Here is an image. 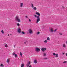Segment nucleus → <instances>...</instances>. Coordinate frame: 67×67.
<instances>
[{
  "mask_svg": "<svg viewBox=\"0 0 67 67\" xmlns=\"http://www.w3.org/2000/svg\"><path fill=\"white\" fill-rule=\"evenodd\" d=\"M17 26H20V24H19V23H17Z\"/></svg>",
  "mask_w": 67,
  "mask_h": 67,
  "instance_id": "nucleus-23",
  "label": "nucleus"
},
{
  "mask_svg": "<svg viewBox=\"0 0 67 67\" xmlns=\"http://www.w3.org/2000/svg\"><path fill=\"white\" fill-rule=\"evenodd\" d=\"M15 45L14 46V47H15Z\"/></svg>",
  "mask_w": 67,
  "mask_h": 67,
  "instance_id": "nucleus-35",
  "label": "nucleus"
},
{
  "mask_svg": "<svg viewBox=\"0 0 67 67\" xmlns=\"http://www.w3.org/2000/svg\"><path fill=\"white\" fill-rule=\"evenodd\" d=\"M28 31L29 33H30V34H33V33H34V32L33 31V30L31 29H29Z\"/></svg>",
  "mask_w": 67,
  "mask_h": 67,
  "instance_id": "nucleus-3",
  "label": "nucleus"
},
{
  "mask_svg": "<svg viewBox=\"0 0 67 67\" xmlns=\"http://www.w3.org/2000/svg\"><path fill=\"white\" fill-rule=\"evenodd\" d=\"M44 42L45 43H47V40H46L44 41Z\"/></svg>",
  "mask_w": 67,
  "mask_h": 67,
  "instance_id": "nucleus-19",
  "label": "nucleus"
},
{
  "mask_svg": "<svg viewBox=\"0 0 67 67\" xmlns=\"http://www.w3.org/2000/svg\"><path fill=\"white\" fill-rule=\"evenodd\" d=\"M16 21H17L18 22H21V20L20 19H19V16H16V18L15 19Z\"/></svg>",
  "mask_w": 67,
  "mask_h": 67,
  "instance_id": "nucleus-2",
  "label": "nucleus"
},
{
  "mask_svg": "<svg viewBox=\"0 0 67 67\" xmlns=\"http://www.w3.org/2000/svg\"><path fill=\"white\" fill-rule=\"evenodd\" d=\"M66 55L67 56V53L66 54Z\"/></svg>",
  "mask_w": 67,
  "mask_h": 67,
  "instance_id": "nucleus-36",
  "label": "nucleus"
},
{
  "mask_svg": "<svg viewBox=\"0 0 67 67\" xmlns=\"http://www.w3.org/2000/svg\"><path fill=\"white\" fill-rule=\"evenodd\" d=\"M33 9L34 10H37V8H36V7H34Z\"/></svg>",
  "mask_w": 67,
  "mask_h": 67,
  "instance_id": "nucleus-15",
  "label": "nucleus"
},
{
  "mask_svg": "<svg viewBox=\"0 0 67 67\" xmlns=\"http://www.w3.org/2000/svg\"><path fill=\"white\" fill-rule=\"evenodd\" d=\"M17 31L18 33H21V28H18L17 30Z\"/></svg>",
  "mask_w": 67,
  "mask_h": 67,
  "instance_id": "nucleus-6",
  "label": "nucleus"
},
{
  "mask_svg": "<svg viewBox=\"0 0 67 67\" xmlns=\"http://www.w3.org/2000/svg\"><path fill=\"white\" fill-rule=\"evenodd\" d=\"M9 35H10L9 34H8V36H9Z\"/></svg>",
  "mask_w": 67,
  "mask_h": 67,
  "instance_id": "nucleus-37",
  "label": "nucleus"
},
{
  "mask_svg": "<svg viewBox=\"0 0 67 67\" xmlns=\"http://www.w3.org/2000/svg\"><path fill=\"white\" fill-rule=\"evenodd\" d=\"M10 59H8L7 61V62L8 63H9L10 62Z\"/></svg>",
  "mask_w": 67,
  "mask_h": 67,
  "instance_id": "nucleus-11",
  "label": "nucleus"
},
{
  "mask_svg": "<svg viewBox=\"0 0 67 67\" xmlns=\"http://www.w3.org/2000/svg\"><path fill=\"white\" fill-rule=\"evenodd\" d=\"M47 58H46V59H47Z\"/></svg>",
  "mask_w": 67,
  "mask_h": 67,
  "instance_id": "nucleus-41",
  "label": "nucleus"
},
{
  "mask_svg": "<svg viewBox=\"0 0 67 67\" xmlns=\"http://www.w3.org/2000/svg\"><path fill=\"white\" fill-rule=\"evenodd\" d=\"M13 56H15V57L16 58L17 57V54H15V52H13Z\"/></svg>",
  "mask_w": 67,
  "mask_h": 67,
  "instance_id": "nucleus-9",
  "label": "nucleus"
},
{
  "mask_svg": "<svg viewBox=\"0 0 67 67\" xmlns=\"http://www.w3.org/2000/svg\"><path fill=\"white\" fill-rule=\"evenodd\" d=\"M5 47H6L7 48V47H8V45H7V44H5Z\"/></svg>",
  "mask_w": 67,
  "mask_h": 67,
  "instance_id": "nucleus-20",
  "label": "nucleus"
},
{
  "mask_svg": "<svg viewBox=\"0 0 67 67\" xmlns=\"http://www.w3.org/2000/svg\"><path fill=\"white\" fill-rule=\"evenodd\" d=\"M2 67H4V66H2Z\"/></svg>",
  "mask_w": 67,
  "mask_h": 67,
  "instance_id": "nucleus-40",
  "label": "nucleus"
},
{
  "mask_svg": "<svg viewBox=\"0 0 67 67\" xmlns=\"http://www.w3.org/2000/svg\"><path fill=\"white\" fill-rule=\"evenodd\" d=\"M59 34L60 35H62L63 34H62V33H59Z\"/></svg>",
  "mask_w": 67,
  "mask_h": 67,
  "instance_id": "nucleus-26",
  "label": "nucleus"
},
{
  "mask_svg": "<svg viewBox=\"0 0 67 67\" xmlns=\"http://www.w3.org/2000/svg\"><path fill=\"white\" fill-rule=\"evenodd\" d=\"M20 55L21 57H22V53L20 52Z\"/></svg>",
  "mask_w": 67,
  "mask_h": 67,
  "instance_id": "nucleus-22",
  "label": "nucleus"
},
{
  "mask_svg": "<svg viewBox=\"0 0 67 67\" xmlns=\"http://www.w3.org/2000/svg\"><path fill=\"white\" fill-rule=\"evenodd\" d=\"M0 66L1 67H3V66H3V64H1V65H0Z\"/></svg>",
  "mask_w": 67,
  "mask_h": 67,
  "instance_id": "nucleus-24",
  "label": "nucleus"
},
{
  "mask_svg": "<svg viewBox=\"0 0 67 67\" xmlns=\"http://www.w3.org/2000/svg\"><path fill=\"white\" fill-rule=\"evenodd\" d=\"M63 47L64 48H65L66 47V44H63L62 45Z\"/></svg>",
  "mask_w": 67,
  "mask_h": 67,
  "instance_id": "nucleus-13",
  "label": "nucleus"
},
{
  "mask_svg": "<svg viewBox=\"0 0 67 67\" xmlns=\"http://www.w3.org/2000/svg\"><path fill=\"white\" fill-rule=\"evenodd\" d=\"M47 41H50V38H49V37H48L47 38Z\"/></svg>",
  "mask_w": 67,
  "mask_h": 67,
  "instance_id": "nucleus-16",
  "label": "nucleus"
},
{
  "mask_svg": "<svg viewBox=\"0 0 67 67\" xmlns=\"http://www.w3.org/2000/svg\"><path fill=\"white\" fill-rule=\"evenodd\" d=\"M1 32L2 34H4V31L3 30H2L1 31Z\"/></svg>",
  "mask_w": 67,
  "mask_h": 67,
  "instance_id": "nucleus-21",
  "label": "nucleus"
},
{
  "mask_svg": "<svg viewBox=\"0 0 67 67\" xmlns=\"http://www.w3.org/2000/svg\"><path fill=\"white\" fill-rule=\"evenodd\" d=\"M66 44H67V41L66 42Z\"/></svg>",
  "mask_w": 67,
  "mask_h": 67,
  "instance_id": "nucleus-38",
  "label": "nucleus"
},
{
  "mask_svg": "<svg viewBox=\"0 0 67 67\" xmlns=\"http://www.w3.org/2000/svg\"><path fill=\"white\" fill-rule=\"evenodd\" d=\"M36 14H37V15H38V16H40V14L38 12H36Z\"/></svg>",
  "mask_w": 67,
  "mask_h": 67,
  "instance_id": "nucleus-10",
  "label": "nucleus"
},
{
  "mask_svg": "<svg viewBox=\"0 0 67 67\" xmlns=\"http://www.w3.org/2000/svg\"><path fill=\"white\" fill-rule=\"evenodd\" d=\"M20 7L21 8H22L23 7V3H20Z\"/></svg>",
  "mask_w": 67,
  "mask_h": 67,
  "instance_id": "nucleus-12",
  "label": "nucleus"
},
{
  "mask_svg": "<svg viewBox=\"0 0 67 67\" xmlns=\"http://www.w3.org/2000/svg\"><path fill=\"white\" fill-rule=\"evenodd\" d=\"M24 64H22L21 65V67H24Z\"/></svg>",
  "mask_w": 67,
  "mask_h": 67,
  "instance_id": "nucleus-17",
  "label": "nucleus"
},
{
  "mask_svg": "<svg viewBox=\"0 0 67 67\" xmlns=\"http://www.w3.org/2000/svg\"><path fill=\"white\" fill-rule=\"evenodd\" d=\"M49 32L51 33H53V32H54V30H53V29L52 28H51L49 30Z\"/></svg>",
  "mask_w": 67,
  "mask_h": 67,
  "instance_id": "nucleus-4",
  "label": "nucleus"
},
{
  "mask_svg": "<svg viewBox=\"0 0 67 67\" xmlns=\"http://www.w3.org/2000/svg\"><path fill=\"white\" fill-rule=\"evenodd\" d=\"M67 63V61H65L63 62V63Z\"/></svg>",
  "mask_w": 67,
  "mask_h": 67,
  "instance_id": "nucleus-27",
  "label": "nucleus"
},
{
  "mask_svg": "<svg viewBox=\"0 0 67 67\" xmlns=\"http://www.w3.org/2000/svg\"><path fill=\"white\" fill-rule=\"evenodd\" d=\"M34 16L35 18H37V20L36 21V23H38L39 22H40V16H36V15H34Z\"/></svg>",
  "mask_w": 67,
  "mask_h": 67,
  "instance_id": "nucleus-1",
  "label": "nucleus"
},
{
  "mask_svg": "<svg viewBox=\"0 0 67 67\" xmlns=\"http://www.w3.org/2000/svg\"><path fill=\"white\" fill-rule=\"evenodd\" d=\"M57 29H55V30L54 31L55 32H56V30Z\"/></svg>",
  "mask_w": 67,
  "mask_h": 67,
  "instance_id": "nucleus-33",
  "label": "nucleus"
},
{
  "mask_svg": "<svg viewBox=\"0 0 67 67\" xmlns=\"http://www.w3.org/2000/svg\"><path fill=\"white\" fill-rule=\"evenodd\" d=\"M26 18H27V16H26Z\"/></svg>",
  "mask_w": 67,
  "mask_h": 67,
  "instance_id": "nucleus-39",
  "label": "nucleus"
},
{
  "mask_svg": "<svg viewBox=\"0 0 67 67\" xmlns=\"http://www.w3.org/2000/svg\"><path fill=\"white\" fill-rule=\"evenodd\" d=\"M29 22H31V19H29Z\"/></svg>",
  "mask_w": 67,
  "mask_h": 67,
  "instance_id": "nucleus-31",
  "label": "nucleus"
},
{
  "mask_svg": "<svg viewBox=\"0 0 67 67\" xmlns=\"http://www.w3.org/2000/svg\"><path fill=\"white\" fill-rule=\"evenodd\" d=\"M35 49L36 51V52H39L40 51V49L38 48H36Z\"/></svg>",
  "mask_w": 67,
  "mask_h": 67,
  "instance_id": "nucleus-7",
  "label": "nucleus"
},
{
  "mask_svg": "<svg viewBox=\"0 0 67 67\" xmlns=\"http://www.w3.org/2000/svg\"><path fill=\"white\" fill-rule=\"evenodd\" d=\"M34 63L35 64H36L37 63V61L36 60H34Z\"/></svg>",
  "mask_w": 67,
  "mask_h": 67,
  "instance_id": "nucleus-14",
  "label": "nucleus"
},
{
  "mask_svg": "<svg viewBox=\"0 0 67 67\" xmlns=\"http://www.w3.org/2000/svg\"><path fill=\"white\" fill-rule=\"evenodd\" d=\"M62 54H63V55H64V54H65V53H62Z\"/></svg>",
  "mask_w": 67,
  "mask_h": 67,
  "instance_id": "nucleus-34",
  "label": "nucleus"
},
{
  "mask_svg": "<svg viewBox=\"0 0 67 67\" xmlns=\"http://www.w3.org/2000/svg\"><path fill=\"white\" fill-rule=\"evenodd\" d=\"M40 34V32H38L37 33V34Z\"/></svg>",
  "mask_w": 67,
  "mask_h": 67,
  "instance_id": "nucleus-29",
  "label": "nucleus"
},
{
  "mask_svg": "<svg viewBox=\"0 0 67 67\" xmlns=\"http://www.w3.org/2000/svg\"><path fill=\"white\" fill-rule=\"evenodd\" d=\"M53 55L54 56H55V57H58V54H55V53H53Z\"/></svg>",
  "mask_w": 67,
  "mask_h": 67,
  "instance_id": "nucleus-5",
  "label": "nucleus"
},
{
  "mask_svg": "<svg viewBox=\"0 0 67 67\" xmlns=\"http://www.w3.org/2000/svg\"><path fill=\"white\" fill-rule=\"evenodd\" d=\"M41 50L42 51H43V52H44L45 51H46V48H41Z\"/></svg>",
  "mask_w": 67,
  "mask_h": 67,
  "instance_id": "nucleus-8",
  "label": "nucleus"
},
{
  "mask_svg": "<svg viewBox=\"0 0 67 67\" xmlns=\"http://www.w3.org/2000/svg\"><path fill=\"white\" fill-rule=\"evenodd\" d=\"M62 8L63 9H65V7H64V6H62Z\"/></svg>",
  "mask_w": 67,
  "mask_h": 67,
  "instance_id": "nucleus-30",
  "label": "nucleus"
},
{
  "mask_svg": "<svg viewBox=\"0 0 67 67\" xmlns=\"http://www.w3.org/2000/svg\"><path fill=\"white\" fill-rule=\"evenodd\" d=\"M31 8H33L34 7V5H33V4H31Z\"/></svg>",
  "mask_w": 67,
  "mask_h": 67,
  "instance_id": "nucleus-18",
  "label": "nucleus"
},
{
  "mask_svg": "<svg viewBox=\"0 0 67 67\" xmlns=\"http://www.w3.org/2000/svg\"><path fill=\"white\" fill-rule=\"evenodd\" d=\"M43 55L44 56H46V53H43Z\"/></svg>",
  "mask_w": 67,
  "mask_h": 67,
  "instance_id": "nucleus-28",
  "label": "nucleus"
},
{
  "mask_svg": "<svg viewBox=\"0 0 67 67\" xmlns=\"http://www.w3.org/2000/svg\"><path fill=\"white\" fill-rule=\"evenodd\" d=\"M27 43V41H26L24 42V44H26Z\"/></svg>",
  "mask_w": 67,
  "mask_h": 67,
  "instance_id": "nucleus-32",
  "label": "nucleus"
},
{
  "mask_svg": "<svg viewBox=\"0 0 67 67\" xmlns=\"http://www.w3.org/2000/svg\"><path fill=\"white\" fill-rule=\"evenodd\" d=\"M22 33L23 34H25V32L23 31H22Z\"/></svg>",
  "mask_w": 67,
  "mask_h": 67,
  "instance_id": "nucleus-25",
  "label": "nucleus"
}]
</instances>
